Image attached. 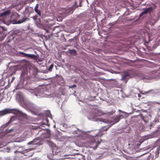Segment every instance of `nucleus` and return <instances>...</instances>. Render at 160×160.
<instances>
[{
    "label": "nucleus",
    "mask_w": 160,
    "mask_h": 160,
    "mask_svg": "<svg viewBox=\"0 0 160 160\" xmlns=\"http://www.w3.org/2000/svg\"><path fill=\"white\" fill-rule=\"evenodd\" d=\"M109 127L106 128L105 127H103L102 129L99 130H95L93 134H92V137L91 138V140H90L88 142L90 145H92L94 143H95V146L93 148L94 149H96L98 147V145L100 144V142L99 141H96L95 139V138H98L101 137L104 133L103 132L104 131H107Z\"/></svg>",
    "instance_id": "1"
},
{
    "label": "nucleus",
    "mask_w": 160,
    "mask_h": 160,
    "mask_svg": "<svg viewBox=\"0 0 160 160\" xmlns=\"http://www.w3.org/2000/svg\"><path fill=\"white\" fill-rule=\"evenodd\" d=\"M52 149V153H49L47 155L49 160H58V158L56 157L58 155L61 151V149L53 143H51L50 145Z\"/></svg>",
    "instance_id": "2"
},
{
    "label": "nucleus",
    "mask_w": 160,
    "mask_h": 160,
    "mask_svg": "<svg viewBox=\"0 0 160 160\" xmlns=\"http://www.w3.org/2000/svg\"><path fill=\"white\" fill-rule=\"evenodd\" d=\"M34 69V68H29V70L27 69L26 71H23L21 75L22 78H23L24 80L25 79H29L31 78V75L34 74L33 71Z\"/></svg>",
    "instance_id": "3"
},
{
    "label": "nucleus",
    "mask_w": 160,
    "mask_h": 160,
    "mask_svg": "<svg viewBox=\"0 0 160 160\" xmlns=\"http://www.w3.org/2000/svg\"><path fill=\"white\" fill-rule=\"evenodd\" d=\"M130 75L129 72H125L122 76L121 80L124 81L126 83L128 81V79L129 78Z\"/></svg>",
    "instance_id": "4"
},
{
    "label": "nucleus",
    "mask_w": 160,
    "mask_h": 160,
    "mask_svg": "<svg viewBox=\"0 0 160 160\" xmlns=\"http://www.w3.org/2000/svg\"><path fill=\"white\" fill-rule=\"evenodd\" d=\"M12 109H5L0 112V115L3 116L6 114L12 113Z\"/></svg>",
    "instance_id": "5"
},
{
    "label": "nucleus",
    "mask_w": 160,
    "mask_h": 160,
    "mask_svg": "<svg viewBox=\"0 0 160 160\" xmlns=\"http://www.w3.org/2000/svg\"><path fill=\"white\" fill-rule=\"evenodd\" d=\"M153 10L152 8L150 7L146 9L143 11L139 15V17H141L143 14L148 12H151Z\"/></svg>",
    "instance_id": "6"
},
{
    "label": "nucleus",
    "mask_w": 160,
    "mask_h": 160,
    "mask_svg": "<svg viewBox=\"0 0 160 160\" xmlns=\"http://www.w3.org/2000/svg\"><path fill=\"white\" fill-rule=\"evenodd\" d=\"M19 53L25 56L32 58H36V56L33 54H27L21 52H20Z\"/></svg>",
    "instance_id": "7"
},
{
    "label": "nucleus",
    "mask_w": 160,
    "mask_h": 160,
    "mask_svg": "<svg viewBox=\"0 0 160 160\" xmlns=\"http://www.w3.org/2000/svg\"><path fill=\"white\" fill-rule=\"evenodd\" d=\"M38 4H37L34 8V11L39 16L41 17V11L38 9Z\"/></svg>",
    "instance_id": "8"
},
{
    "label": "nucleus",
    "mask_w": 160,
    "mask_h": 160,
    "mask_svg": "<svg viewBox=\"0 0 160 160\" xmlns=\"http://www.w3.org/2000/svg\"><path fill=\"white\" fill-rule=\"evenodd\" d=\"M122 118H123V115H122L117 116L114 120V123H116L118 122Z\"/></svg>",
    "instance_id": "9"
},
{
    "label": "nucleus",
    "mask_w": 160,
    "mask_h": 160,
    "mask_svg": "<svg viewBox=\"0 0 160 160\" xmlns=\"http://www.w3.org/2000/svg\"><path fill=\"white\" fill-rule=\"evenodd\" d=\"M10 13V11L9 10L5 11L4 12L0 14V16L1 17L6 16L9 15Z\"/></svg>",
    "instance_id": "10"
},
{
    "label": "nucleus",
    "mask_w": 160,
    "mask_h": 160,
    "mask_svg": "<svg viewBox=\"0 0 160 160\" xmlns=\"http://www.w3.org/2000/svg\"><path fill=\"white\" fill-rule=\"evenodd\" d=\"M43 92V90L42 89H40L39 91H38L37 94H35L36 96H40L42 97V92Z\"/></svg>",
    "instance_id": "11"
},
{
    "label": "nucleus",
    "mask_w": 160,
    "mask_h": 160,
    "mask_svg": "<svg viewBox=\"0 0 160 160\" xmlns=\"http://www.w3.org/2000/svg\"><path fill=\"white\" fill-rule=\"evenodd\" d=\"M33 154V152H30L29 151L27 152L25 154H24L25 156H28V157L32 156Z\"/></svg>",
    "instance_id": "12"
},
{
    "label": "nucleus",
    "mask_w": 160,
    "mask_h": 160,
    "mask_svg": "<svg viewBox=\"0 0 160 160\" xmlns=\"http://www.w3.org/2000/svg\"><path fill=\"white\" fill-rule=\"evenodd\" d=\"M152 91H153L152 90H150L148 91H146V92H145V91L143 92V91H141L140 92V93L141 94H142L144 95L145 94H148V93H149L150 92Z\"/></svg>",
    "instance_id": "13"
},
{
    "label": "nucleus",
    "mask_w": 160,
    "mask_h": 160,
    "mask_svg": "<svg viewBox=\"0 0 160 160\" xmlns=\"http://www.w3.org/2000/svg\"><path fill=\"white\" fill-rule=\"evenodd\" d=\"M93 155L91 153L88 154L87 157L88 160H93Z\"/></svg>",
    "instance_id": "14"
},
{
    "label": "nucleus",
    "mask_w": 160,
    "mask_h": 160,
    "mask_svg": "<svg viewBox=\"0 0 160 160\" xmlns=\"http://www.w3.org/2000/svg\"><path fill=\"white\" fill-rule=\"evenodd\" d=\"M69 53L74 55H76V51L74 49L70 50L69 51Z\"/></svg>",
    "instance_id": "15"
},
{
    "label": "nucleus",
    "mask_w": 160,
    "mask_h": 160,
    "mask_svg": "<svg viewBox=\"0 0 160 160\" xmlns=\"http://www.w3.org/2000/svg\"><path fill=\"white\" fill-rule=\"evenodd\" d=\"M21 32L20 31L18 30H16L14 31L13 34L18 35V34L19 35L21 34Z\"/></svg>",
    "instance_id": "16"
},
{
    "label": "nucleus",
    "mask_w": 160,
    "mask_h": 160,
    "mask_svg": "<svg viewBox=\"0 0 160 160\" xmlns=\"http://www.w3.org/2000/svg\"><path fill=\"white\" fill-rule=\"evenodd\" d=\"M36 141V139L33 140L32 141L28 143V145L31 144H35L36 143H34V142Z\"/></svg>",
    "instance_id": "17"
},
{
    "label": "nucleus",
    "mask_w": 160,
    "mask_h": 160,
    "mask_svg": "<svg viewBox=\"0 0 160 160\" xmlns=\"http://www.w3.org/2000/svg\"><path fill=\"white\" fill-rule=\"evenodd\" d=\"M25 21V19H23L21 20H19L17 22V23H16L17 24H20V23H22L23 22H24Z\"/></svg>",
    "instance_id": "18"
},
{
    "label": "nucleus",
    "mask_w": 160,
    "mask_h": 160,
    "mask_svg": "<svg viewBox=\"0 0 160 160\" xmlns=\"http://www.w3.org/2000/svg\"><path fill=\"white\" fill-rule=\"evenodd\" d=\"M53 64H51L50 66H49L48 70L49 71H51L52 70V68H53Z\"/></svg>",
    "instance_id": "19"
},
{
    "label": "nucleus",
    "mask_w": 160,
    "mask_h": 160,
    "mask_svg": "<svg viewBox=\"0 0 160 160\" xmlns=\"http://www.w3.org/2000/svg\"><path fill=\"white\" fill-rule=\"evenodd\" d=\"M3 97V95L2 94H0V101L2 99Z\"/></svg>",
    "instance_id": "20"
},
{
    "label": "nucleus",
    "mask_w": 160,
    "mask_h": 160,
    "mask_svg": "<svg viewBox=\"0 0 160 160\" xmlns=\"http://www.w3.org/2000/svg\"><path fill=\"white\" fill-rule=\"evenodd\" d=\"M76 87V86L75 84H73L72 86H70V88H73L74 87Z\"/></svg>",
    "instance_id": "21"
},
{
    "label": "nucleus",
    "mask_w": 160,
    "mask_h": 160,
    "mask_svg": "<svg viewBox=\"0 0 160 160\" xmlns=\"http://www.w3.org/2000/svg\"><path fill=\"white\" fill-rule=\"evenodd\" d=\"M5 37L4 36L3 37H2L0 38V40H2L5 38Z\"/></svg>",
    "instance_id": "22"
},
{
    "label": "nucleus",
    "mask_w": 160,
    "mask_h": 160,
    "mask_svg": "<svg viewBox=\"0 0 160 160\" xmlns=\"http://www.w3.org/2000/svg\"><path fill=\"white\" fill-rule=\"evenodd\" d=\"M45 120L47 122V124H48V122H49L47 118H46L45 119Z\"/></svg>",
    "instance_id": "23"
},
{
    "label": "nucleus",
    "mask_w": 160,
    "mask_h": 160,
    "mask_svg": "<svg viewBox=\"0 0 160 160\" xmlns=\"http://www.w3.org/2000/svg\"><path fill=\"white\" fill-rule=\"evenodd\" d=\"M114 112H115L114 111V112L112 111V114L114 113Z\"/></svg>",
    "instance_id": "24"
},
{
    "label": "nucleus",
    "mask_w": 160,
    "mask_h": 160,
    "mask_svg": "<svg viewBox=\"0 0 160 160\" xmlns=\"http://www.w3.org/2000/svg\"><path fill=\"white\" fill-rule=\"evenodd\" d=\"M38 16L37 15H36V16H35V18H37V17H38Z\"/></svg>",
    "instance_id": "25"
},
{
    "label": "nucleus",
    "mask_w": 160,
    "mask_h": 160,
    "mask_svg": "<svg viewBox=\"0 0 160 160\" xmlns=\"http://www.w3.org/2000/svg\"><path fill=\"white\" fill-rule=\"evenodd\" d=\"M17 152V151H15L14 152V153H16Z\"/></svg>",
    "instance_id": "26"
},
{
    "label": "nucleus",
    "mask_w": 160,
    "mask_h": 160,
    "mask_svg": "<svg viewBox=\"0 0 160 160\" xmlns=\"http://www.w3.org/2000/svg\"><path fill=\"white\" fill-rule=\"evenodd\" d=\"M142 119L143 120L144 118L143 117H142Z\"/></svg>",
    "instance_id": "27"
},
{
    "label": "nucleus",
    "mask_w": 160,
    "mask_h": 160,
    "mask_svg": "<svg viewBox=\"0 0 160 160\" xmlns=\"http://www.w3.org/2000/svg\"><path fill=\"white\" fill-rule=\"evenodd\" d=\"M18 111V112H19V113H21V112H20Z\"/></svg>",
    "instance_id": "28"
},
{
    "label": "nucleus",
    "mask_w": 160,
    "mask_h": 160,
    "mask_svg": "<svg viewBox=\"0 0 160 160\" xmlns=\"http://www.w3.org/2000/svg\"><path fill=\"white\" fill-rule=\"evenodd\" d=\"M133 65V64H131V65Z\"/></svg>",
    "instance_id": "29"
}]
</instances>
